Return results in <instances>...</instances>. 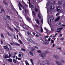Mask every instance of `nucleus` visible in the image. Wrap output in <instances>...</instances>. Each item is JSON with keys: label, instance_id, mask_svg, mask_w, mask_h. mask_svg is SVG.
Here are the masks:
<instances>
[{"label": "nucleus", "instance_id": "44", "mask_svg": "<svg viewBox=\"0 0 65 65\" xmlns=\"http://www.w3.org/2000/svg\"><path fill=\"white\" fill-rule=\"evenodd\" d=\"M27 33L28 34V35H30V33L29 32V31L27 32Z\"/></svg>", "mask_w": 65, "mask_h": 65}, {"label": "nucleus", "instance_id": "21", "mask_svg": "<svg viewBox=\"0 0 65 65\" xmlns=\"http://www.w3.org/2000/svg\"><path fill=\"white\" fill-rule=\"evenodd\" d=\"M35 21L38 24H39V21H38V20L37 19H36L35 20Z\"/></svg>", "mask_w": 65, "mask_h": 65}, {"label": "nucleus", "instance_id": "31", "mask_svg": "<svg viewBox=\"0 0 65 65\" xmlns=\"http://www.w3.org/2000/svg\"><path fill=\"white\" fill-rule=\"evenodd\" d=\"M29 53L30 55H31V56H33V54L32 53L29 52Z\"/></svg>", "mask_w": 65, "mask_h": 65}, {"label": "nucleus", "instance_id": "64", "mask_svg": "<svg viewBox=\"0 0 65 65\" xmlns=\"http://www.w3.org/2000/svg\"><path fill=\"white\" fill-rule=\"evenodd\" d=\"M26 65H29V63H27L26 64Z\"/></svg>", "mask_w": 65, "mask_h": 65}, {"label": "nucleus", "instance_id": "20", "mask_svg": "<svg viewBox=\"0 0 65 65\" xmlns=\"http://www.w3.org/2000/svg\"><path fill=\"white\" fill-rule=\"evenodd\" d=\"M22 27L23 28H24L25 29H26V30H28V29L26 27V26L24 25H22Z\"/></svg>", "mask_w": 65, "mask_h": 65}, {"label": "nucleus", "instance_id": "25", "mask_svg": "<svg viewBox=\"0 0 65 65\" xmlns=\"http://www.w3.org/2000/svg\"><path fill=\"white\" fill-rule=\"evenodd\" d=\"M51 43L53 44V43H54V40H53V39L51 40Z\"/></svg>", "mask_w": 65, "mask_h": 65}, {"label": "nucleus", "instance_id": "60", "mask_svg": "<svg viewBox=\"0 0 65 65\" xmlns=\"http://www.w3.org/2000/svg\"><path fill=\"white\" fill-rule=\"evenodd\" d=\"M18 17L19 18H20V19H21V16L19 15H18Z\"/></svg>", "mask_w": 65, "mask_h": 65}, {"label": "nucleus", "instance_id": "55", "mask_svg": "<svg viewBox=\"0 0 65 65\" xmlns=\"http://www.w3.org/2000/svg\"><path fill=\"white\" fill-rule=\"evenodd\" d=\"M6 2H5V1H3V3H4V4H5L6 3Z\"/></svg>", "mask_w": 65, "mask_h": 65}, {"label": "nucleus", "instance_id": "58", "mask_svg": "<svg viewBox=\"0 0 65 65\" xmlns=\"http://www.w3.org/2000/svg\"><path fill=\"white\" fill-rule=\"evenodd\" d=\"M19 57H21V55L20 54H19Z\"/></svg>", "mask_w": 65, "mask_h": 65}, {"label": "nucleus", "instance_id": "54", "mask_svg": "<svg viewBox=\"0 0 65 65\" xmlns=\"http://www.w3.org/2000/svg\"><path fill=\"white\" fill-rule=\"evenodd\" d=\"M34 47L35 48H36L37 49H38V47H36L35 46H34Z\"/></svg>", "mask_w": 65, "mask_h": 65}, {"label": "nucleus", "instance_id": "39", "mask_svg": "<svg viewBox=\"0 0 65 65\" xmlns=\"http://www.w3.org/2000/svg\"><path fill=\"white\" fill-rule=\"evenodd\" d=\"M35 11H36V12H37L38 11V9H37V8H36V9H35Z\"/></svg>", "mask_w": 65, "mask_h": 65}, {"label": "nucleus", "instance_id": "61", "mask_svg": "<svg viewBox=\"0 0 65 65\" xmlns=\"http://www.w3.org/2000/svg\"><path fill=\"white\" fill-rule=\"evenodd\" d=\"M48 40L49 41H51V38H49V39H48Z\"/></svg>", "mask_w": 65, "mask_h": 65}, {"label": "nucleus", "instance_id": "11", "mask_svg": "<svg viewBox=\"0 0 65 65\" xmlns=\"http://www.w3.org/2000/svg\"><path fill=\"white\" fill-rule=\"evenodd\" d=\"M26 19L28 20V22H29L30 23H32V21H31V19H30V18H26Z\"/></svg>", "mask_w": 65, "mask_h": 65}, {"label": "nucleus", "instance_id": "8", "mask_svg": "<svg viewBox=\"0 0 65 65\" xmlns=\"http://www.w3.org/2000/svg\"><path fill=\"white\" fill-rule=\"evenodd\" d=\"M55 8V7L54 6H51L50 8V10L51 11L53 10H54Z\"/></svg>", "mask_w": 65, "mask_h": 65}, {"label": "nucleus", "instance_id": "16", "mask_svg": "<svg viewBox=\"0 0 65 65\" xmlns=\"http://www.w3.org/2000/svg\"><path fill=\"white\" fill-rule=\"evenodd\" d=\"M8 61L9 62L11 63V62H12V59L11 58H10L8 59Z\"/></svg>", "mask_w": 65, "mask_h": 65}, {"label": "nucleus", "instance_id": "62", "mask_svg": "<svg viewBox=\"0 0 65 65\" xmlns=\"http://www.w3.org/2000/svg\"><path fill=\"white\" fill-rule=\"evenodd\" d=\"M63 6L64 7H65V3L63 4Z\"/></svg>", "mask_w": 65, "mask_h": 65}, {"label": "nucleus", "instance_id": "7", "mask_svg": "<svg viewBox=\"0 0 65 65\" xmlns=\"http://www.w3.org/2000/svg\"><path fill=\"white\" fill-rule=\"evenodd\" d=\"M42 63L44 64H50V62L49 61H44L42 62Z\"/></svg>", "mask_w": 65, "mask_h": 65}, {"label": "nucleus", "instance_id": "34", "mask_svg": "<svg viewBox=\"0 0 65 65\" xmlns=\"http://www.w3.org/2000/svg\"><path fill=\"white\" fill-rule=\"evenodd\" d=\"M62 1H61L60 2H59L58 3V4L59 5H61V4H62Z\"/></svg>", "mask_w": 65, "mask_h": 65}, {"label": "nucleus", "instance_id": "36", "mask_svg": "<svg viewBox=\"0 0 65 65\" xmlns=\"http://www.w3.org/2000/svg\"><path fill=\"white\" fill-rule=\"evenodd\" d=\"M57 24L61 25V22H58Z\"/></svg>", "mask_w": 65, "mask_h": 65}, {"label": "nucleus", "instance_id": "32", "mask_svg": "<svg viewBox=\"0 0 65 65\" xmlns=\"http://www.w3.org/2000/svg\"><path fill=\"white\" fill-rule=\"evenodd\" d=\"M57 11L58 12H61V9L60 10H57Z\"/></svg>", "mask_w": 65, "mask_h": 65}, {"label": "nucleus", "instance_id": "42", "mask_svg": "<svg viewBox=\"0 0 65 65\" xmlns=\"http://www.w3.org/2000/svg\"><path fill=\"white\" fill-rule=\"evenodd\" d=\"M1 44H3V41H2V39L1 40Z\"/></svg>", "mask_w": 65, "mask_h": 65}, {"label": "nucleus", "instance_id": "30", "mask_svg": "<svg viewBox=\"0 0 65 65\" xmlns=\"http://www.w3.org/2000/svg\"><path fill=\"white\" fill-rule=\"evenodd\" d=\"M57 33L56 34L54 35V36H53V38H52V39H54V37H56L57 36Z\"/></svg>", "mask_w": 65, "mask_h": 65}, {"label": "nucleus", "instance_id": "47", "mask_svg": "<svg viewBox=\"0 0 65 65\" xmlns=\"http://www.w3.org/2000/svg\"><path fill=\"white\" fill-rule=\"evenodd\" d=\"M6 33H7V34H8V35L9 34V32H8L7 31H6Z\"/></svg>", "mask_w": 65, "mask_h": 65}, {"label": "nucleus", "instance_id": "14", "mask_svg": "<svg viewBox=\"0 0 65 65\" xmlns=\"http://www.w3.org/2000/svg\"><path fill=\"white\" fill-rule=\"evenodd\" d=\"M2 12L4 13H5V11L4 10V9H2L1 10V12H0V13H2Z\"/></svg>", "mask_w": 65, "mask_h": 65}, {"label": "nucleus", "instance_id": "51", "mask_svg": "<svg viewBox=\"0 0 65 65\" xmlns=\"http://www.w3.org/2000/svg\"><path fill=\"white\" fill-rule=\"evenodd\" d=\"M64 40V38H61L60 39V40Z\"/></svg>", "mask_w": 65, "mask_h": 65}, {"label": "nucleus", "instance_id": "5", "mask_svg": "<svg viewBox=\"0 0 65 65\" xmlns=\"http://www.w3.org/2000/svg\"><path fill=\"white\" fill-rule=\"evenodd\" d=\"M54 19V17L53 16H51L49 17L48 20V22L49 23H52Z\"/></svg>", "mask_w": 65, "mask_h": 65}, {"label": "nucleus", "instance_id": "50", "mask_svg": "<svg viewBox=\"0 0 65 65\" xmlns=\"http://www.w3.org/2000/svg\"><path fill=\"white\" fill-rule=\"evenodd\" d=\"M56 15L57 17H58V16H59V13H57V14H56Z\"/></svg>", "mask_w": 65, "mask_h": 65}, {"label": "nucleus", "instance_id": "3", "mask_svg": "<svg viewBox=\"0 0 65 65\" xmlns=\"http://www.w3.org/2000/svg\"><path fill=\"white\" fill-rule=\"evenodd\" d=\"M6 46H4V49H6L7 48H8V49H9V50H11V47L10 46V45L9 44H6Z\"/></svg>", "mask_w": 65, "mask_h": 65}, {"label": "nucleus", "instance_id": "28", "mask_svg": "<svg viewBox=\"0 0 65 65\" xmlns=\"http://www.w3.org/2000/svg\"><path fill=\"white\" fill-rule=\"evenodd\" d=\"M40 29H41V31L42 32L43 31V29H42V27H40Z\"/></svg>", "mask_w": 65, "mask_h": 65}, {"label": "nucleus", "instance_id": "48", "mask_svg": "<svg viewBox=\"0 0 65 65\" xmlns=\"http://www.w3.org/2000/svg\"><path fill=\"white\" fill-rule=\"evenodd\" d=\"M19 8L20 10H22V8L20 7L19 6Z\"/></svg>", "mask_w": 65, "mask_h": 65}, {"label": "nucleus", "instance_id": "53", "mask_svg": "<svg viewBox=\"0 0 65 65\" xmlns=\"http://www.w3.org/2000/svg\"><path fill=\"white\" fill-rule=\"evenodd\" d=\"M9 35L10 36H12V34H11V33H10V34H9Z\"/></svg>", "mask_w": 65, "mask_h": 65}, {"label": "nucleus", "instance_id": "45", "mask_svg": "<svg viewBox=\"0 0 65 65\" xmlns=\"http://www.w3.org/2000/svg\"><path fill=\"white\" fill-rule=\"evenodd\" d=\"M25 13H24V14H25V13H26V12H27V10L26 9H25Z\"/></svg>", "mask_w": 65, "mask_h": 65}, {"label": "nucleus", "instance_id": "9", "mask_svg": "<svg viewBox=\"0 0 65 65\" xmlns=\"http://www.w3.org/2000/svg\"><path fill=\"white\" fill-rule=\"evenodd\" d=\"M60 20V16L58 17L57 18H56L55 20V22H56V21H58Z\"/></svg>", "mask_w": 65, "mask_h": 65}, {"label": "nucleus", "instance_id": "12", "mask_svg": "<svg viewBox=\"0 0 65 65\" xmlns=\"http://www.w3.org/2000/svg\"><path fill=\"white\" fill-rule=\"evenodd\" d=\"M38 16L39 19H41V15L40 13H39Z\"/></svg>", "mask_w": 65, "mask_h": 65}, {"label": "nucleus", "instance_id": "38", "mask_svg": "<svg viewBox=\"0 0 65 65\" xmlns=\"http://www.w3.org/2000/svg\"><path fill=\"white\" fill-rule=\"evenodd\" d=\"M13 36L14 37V38H15V39H16V37H15V35L14 34L13 35Z\"/></svg>", "mask_w": 65, "mask_h": 65}, {"label": "nucleus", "instance_id": "26", "mask_svg": "<svg viewBox=\"0 0 65 65\" xmlns=\"http://www.w3.org/2000/svg\"><path fill=\"white\" fill-rule=\"evenodd\" d=\"M21 51H26V50H25V49H24V48H22L21 49Z\"/></svg>", "mask_w": 65, "mask_h": 65}, {"label": "nucleus", "instance_id": "46", "mask_svg": "<svg viewBox=\"0 0 65 65\" xmlns=\"http://www.w3.org/2000/svg\"><path fill=\"white\" fill-rule=\"evenodd\" d=\"M31 49H32V50L33 51H34V50H35V48H33V47H31Z\"/></svg>", "mask_w": 65, "mask_h": 65}, {"label": "nucleus", "instance_id": "1", "mask_svg": "<svg viewBox=\"0 0 65 65\" xmlns=\"http://www.w3.org/2000/svg\"><path fill=\"white\" fill-rule=\"evenodd\" d=\"M55 62L57 65H63L62 63H64V61L62 59H60V62L59 61L56 60L55 61Z\"/></svg>", "mask_w": 65, "mask_h": 65}, {"label": "nucleus", "instance_id": "24", "mask_svg": "<svg viewBox=\"0 0 65 65\" xmlns=\"http://www.w3.org/2000/svg\"><path fill=\"white\" fill-rule=\"evenodd\" d=\"M29 41L30 42L32 43H34V41H33L32 40H30Z\"/></svg>", "mask_w": 65, "mask_h": 65}, {"label": "nucleus", "instance_id": "2", "mask_svg": "<svg viewBox=\"0 0 65 65\" xmlns=\"http://www.w3.org/2000/svg\"><path fill=\"white\" fill-rule=\"evenodd\" d=\"M47 0V3L46 4V6L48 5H52V4H53L54 3V1L53 0Z\"/></svg>", "mask_w": 65, "mask_h": 65}, {"label": "nucleus", "instance_id": "33", "mask_svg": "<svg viewBox=\"0 0 65 65\" xmlns=\"http://www.w3.org/2000/svg\"><path fill=\"white\" fill-rule=\"evenodd\" d=\"M19 54L21 55H22V56H23V53L22 52H19Z\"/></svg>", "mask_w": 65, "mask_h": 65}, {"label": "nucleus", "instance_id": "57", "mask_svg": "<svg viewBox=\"0 0 65 65\" xmlns=\"http://www.w3.org/2000/svg\"><path fill=\"white\" fill-rule=\"evenodd\" d=\"M19 60H21V58H18Z\"/></svg>", "mask_w": 65, "mask_h": 65}, {"label": "nucleus", "instance_id": "15", "mask_svg": "<svg viewBox=\"0 0 65 65\" xmlns=\"http://www.w3.org/2000/svg\"><path fill=\"white\" fill-rule=\"evenodd\" d=\"M42 41H48V40H46V39H42Z\"/></svg>", "mask_w": 65, "mask_h": 65}, {"label": "nucleus", "instance_id": "10", "mask_svg": "<svg viewBox=\"0 0 65 65\" xmlns=\"http://www.w3.org/2000/svg\"><path fill=\"white\" fill-rule=\"evenodd\" d=\"M32 15L33 17H35L36 16V14H35V12H34L33 11V10H32Z\"/></svg>", "mask_w": 65, "mask_h": 65}, {"label": "nucleus", "instance_id": "23", "mask_svg": "<svg viewBox=\"0 0 65 65\" xmlns=\"http://www.w3.org/2000/svg\"><path fill=\"white\" fill-rule=\"evenodd\" d=\"M30 61H31V63H32V65H34V63H33V60L32 59H30Z\"/></svg>", "mask_w": 65, "mask_h": 65}, {"label": "nucleus", "instance_id": "19", "mask_svg": "<svg viewBox=\"0 0 65 65\" xmlns=\"http://www.w3.org/2000/svg\"><path fill=\"white\" fill-rule=\"evenodd\" d=\"M37 53H41V51L39 50H38L37 51Z\"/></svg>", "mask_w": 65, "mask_h": 65}, {"label": "nucleus", "instance_id": "59", "mask_svg": "<svg viewBox=\"0 0 65 65\" xmlns=\"http://www.w3.org/2000/svg\"><path fill=\"white\" fill-rule=\"evenodd\" d=\"M41 22L42 23V24H43V19H42L41 20Z\"/></svg>", "mask_w": 65, "mask_h": 65}, {"label": "nucleus", "instance_id": "43", "mask_svg": "<svg viewBox=\"0 0 65 65\" xmlns=\"http://www.w3.org/2000/svg\"><path fill=\"white\" fill-rule=\"evenodd\" d=\"M49 44V42H46L45 43V44Z\"/></svg>", "mask_w": 65, "mask_h": 65}, {"label": "nucleus", "instance_id": "63", "mask_svg": "<svg viewBox=\"0 0 65 65\" xmlns=\"http://www.w3.org/2000/svg\"><path fill=\"white\" fill-rule=\"evenodd\" d=\"M52 46H53V47H54V46H55V44H53Z\"/></svg>", "mask_w": 65, "mask_h": 65}, {"label": "nucleus", "instance_id": "6", "mask_svg": "<svg viewBox=\"0 0 65 65\" xmlns=\"http://www.w3.org/2000/svg\"><path fill=\"white\" fill-rule=\"evenodd\" d=\"M53 57H54L55 59H56V60H59V58H60L58 56L56 55H54L53 56Z\"/></svg>", "mask_w": 65, "mask_h": 65}, {"label": "nucleus", "instance_id": "22", "mask_svg": "<svg viewBox=\"0 0 65 65\" xmlns=\"http://www.w3.org/2000/svg\"><path fill=\"white\" fill-rule=\"evenodd\" d=\"M63 29V27L58 28H57V30H62V29Z\"/></svg>", "mask_w": 65, "mask_h": 65}, {"label": "nucleus", "instance_id": "52", "mask_svg": "<svg viewBox=\"0 0 65 65\" xmlns=\"http://www.w3.org/2000/svg\"><path fill=\"white\" fill-rule=\"evenodd\" d=\"M25 63L26 64H27V63H28V61L27 60H26L25 61Z\"/></svg>", "mask_w": 65, "mask_h": 65}, {"label": "nucleus", "instance_id": "35", "mask_svg": "<svg viewBox=\"0 0 65 65\" xmlns=\"http://www.w3.org/2000/svg\"><path fill=\"white\" fill-rule=\"evenodd\" d=\"M57 26H58V27H60V26H61V25L59 24H58V23H57Z\"/></svg>", "mask_w": 65, "mask_h": 65}, {"label": "nucleus", "instance_id": "18", "mask_svg": "<svg viewBox=\"0 0 65 65\" xmlns=\"http://www.w3.org/2000/svg\"><path fill=\"white\" fill-rule=\"evenodd\" d=\"M6 18H7L8 19V20H10V16H8L7 15L6 16Z\"/></svg>", "mask_w": 65, "mask_h": 65}, {"label": "nucleus", "instance_id": "27", "mask_svg": "<svg viewBox=\"0 0 65 65\" xmlns=\"http://www.w3.org/2000/svg\"><path fill=\"white\" fill-rule=\"evenodd\" d=\"M1 37L2 38H4V35H3L2 34H1Z\"/></svg>", "mask_w": 65, "mask_h": 65}, {"label": "nucleus", "instance_id": "29", "mask_svg": "<svg viewBox=\"0 0 65 65\" xmlns=\"http://www.w3.org/2000/svg\"><path fill=\"white\" fill-rule=\"evenodd\" d=\"M8 55H6L5 56V59H7V58H8Z\"/></svg>", "mask_w": 65, "mask_h": 65}, {"label": "nucleus", "instance_id": "37", "mask_svg": "<svg viewBox=\"0 0 65 65\" xmlns=\"http://www.w3.org/2000/svg\"><path fill=\"white\" fill-rule=\"evenodd\" d=\"M19 41H20V43L21 44H23V42H22V41H21V40H19Z\"/></svg>", "mask_w": 65, "mask_h": 65}, {"label": "nucleus", "instance_id": "40", "mask_svg": "<svg viewBox=\"0 0 65 65\" xmlns=\"http://www.w3.org/2000/svg\"><path fill=\"white\" fill-rule=\"evenodd\" d=\"M8 54H9V57H11V54H10V53L9 52L8 53Z\"/></svg>", "mask_w": 65, "mask_h": 65}, {"label": "nucleus", "instance_id": "56", "mask_svg": "<svg viewBox=\"0 0 65 65\" xmlns=\"http://www.w3.org/2000/svg\"><path fill=\"white\" fill-rule=\"evenodd\" d=\"M45 38H48V37L47 36H45L44 37Z\"/></svg>", "mask_w": 65, "mask_h": 65}, {"label": "nucleus", "instance_id": "4", "mask_svg": "<svg viewBox=\"0 0 65 65\" xmlns=\"http://www.w3.org/2000/svg\"><path fill=\"white\" fill-rule=\"evenodd\" d=\"M39 56L41 57H42L43 59H45V57H46V55L45 53L40 54Z\"/></svg>", "mask_w": 65, "mask_h": 65}, {"label": "nucleus", "instance_id": "49", "mask_svg": "<svg viewBox=\"0 0 65 65\" xmlns=\"http://www.w3.org/2000/svg\"><path fill=\"white\" fill-rule=\"evenodd\" d=\"M31 7L32 8H35V6H34V5H31Z\"/></svg>", "mask_w": 65, "mask_h": 65}, {"label": "nucleus", "instance_id": "17", "mask_svg": "<svg viewBox=\"0 0 65 65\" xmlns=\"http://www.w3.org/2000/svg\"><path fill=\"white\" fill-rule=\"evenodd\" d=\"M56 9L57 10H60V9H61V8L60 7V6H58L56 8Z\"/></svg>", "mask_w": 65, "mask_h": 65}, {"label": "nucleus", "instance_id": "13", "mask_svg": "<svg viewBox=\"0 0 65 65\" xmlns=\"http://www.w3.org/2000/svg\"><path fill=\"white\" fill-rule=\"evenodd\" d=\"M13 43L15 45H18V46H20V45L16 42H13Z\"/></svg>", "mask_w": 65, "mask_h": 65}, {"label": "nucleus", "instance_id": "41", "mask_svg": "<svg viewBox=\"0 0 65 65\" xmlns=\"http://www.w3.org/2000/svg\"><path fill=\"white\" fill-rule=\"evenodd\" d=\"M13 62L14 63H16V62H17V61H16V60L15 59L13 60Z\"/></svg>", "mask_w": 65, "mask_h": 65}]
</instances>
